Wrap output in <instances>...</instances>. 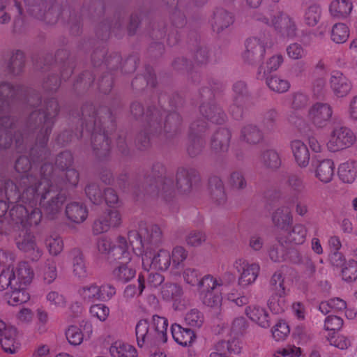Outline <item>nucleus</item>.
I'll return each instance as SVG.
<instances>
[{
	"instance_id": "f257e3e1",
	"label": "nucleus",
	"mask_w": 357,
	"mask_h": 357,
	"mask_svg": "<svg viewBox=\"0 0 357 357\" xmlns=\"http://www.w3.org/2000/svg\"><path fill=\"white\" fill-rule=\"evenodd\" d=\"M47 185V182L43 181L37 189L32 186L26 188L23 192L21 199L24 204L29 201L28 206L17 204L12 207L8 213V222L15 233L14 239L16 246L32 261H38L41 258L43 250L38 246L34 235L27 229V227L36 225L41 220L40 211L33 208L39 196L43 199L47 197V192H44V190H46Z\"/></svg>"
},
{
	"instance_id": "f03ea898",
	"label": "nucleus",
	"mask_w": 357,
	"mask_h": 357,
	"mask_svg": "<svg viewBox=\"0 0 357 357\" xmlns=\"http://www.w3.org/2000/svg\"><path fill=\"white\" fill-rule=\"evenodd\" d=\"M168 320L158 315H153L150 319H142L135 326V335L137 345L160 346L168 340Z\"/></svg>"
},
{
	"instance_id": "7ed1b4c3",
	"label": "nucleus",
	"mask_w": 357,
	"mask_h": 357,
	"mask_svg": "<svg viewBox=\"0 0 357 357\" xmlns=\"http://www.w3.org/2000/svg\"><path fill=\"white\" fill-rule=\"evenodd\" d=\"M47 5L43 0H0V24L8 23L11 17H20L24 10L39 20H46L50 10L46 13Z\"/></svg>"
},
{
	"instance_id": "20e7f679",
	"label": "nucleus",
	"mask_w": 357,
	"mask_h": 357,
	"mask_svg": "<svg viewBox=\"0 0 357 357\" xmlns=\"http://www.w3.org/2000/svg\"><path fill=\"white\" fill-rule=\"evenodd\" d=\"M34 272L26 261H21L13 266L4 268L0 273V290H6L12 283L28 287L32 282Z\"/></svg>"
},
{
	"instance_id": "39448f33",
	"label": "nucleus",
	"mask_w": 357,
	"mask_h": 357,
	"mask_svg": "<svg viewBox=\"0 0 357 357\" xmlns=\"http://www.w3.org/2000/svg\"><path fill=\"white\" fill-rule=\"evenodd\" d=\"M161 235V230L158 225L141 222L137 230L129 232L128 238L133 250H141L157 244L160 241Z\"/></svg>"
},
{
	"instance_id": "423d86ee",
	"label": "nucleus",
	"mask_w": 357,
	"mask_h": 357,
	"mask_svg": "<svg viewBox=\"0 0 357 357\" xmlns=\"http://www.w3.org/2000/svg\"><path fill=\"white\" fill-rule=\"evenodd\" d=\"M122 248H116L115 255H120L121 260L112 271V277L118 282L126 283L133 279L136 275V261L135 256L128 250Z\"/></svg>"
},
{
	"instance_id": "0eeeda50",
	"label": "nucleus",
	"mask_w": 357,
	"mask_h": 357,
	"mask_svg": "<svg viewBox=\"0 0 357 357\" xmlns=\"http://www.w3.org/2000/svg\"><path fill=\"white\" fill-rule=\"evenodd\" d=\"M356 137L354 132L347 127L336 126L330 131L326 141L327 150L336 153L352 146Z\"/></svg>"
},
{
	"instance_id": "6e6552de",
	"label": "nucleus",
	"mask_w": 357,
	"mask_h": 357,
	"mask_svg": "<svg viewBox=\"0 0 357 357\" xmlns=\"http://www.w3.org/2000/svg\"><path fill=\"white\" fill-rule=\"evenodd\" d=\"M199 286L200 298L204 305L210 307H219L221 305L222 301L221 294L214 291L222 286L221 279L208 275L199 281Z\"/></svg>"
},
{
	"instance_id": "1a4fd4ad",
	"label": "nucleus",
	"mask_w": 357,
	"mask_h": 357,
	"mask_svg": "<svg viewBox=\"0 0 357 357\" xmlns=\"http://www.w3.org/2000/svg\"><path fill=\"white\" fill-rule=\"evenodd\" d=\"M266 20V22L274 27L278 34L282 38L288 40L296 36V25L294 20L288 15L276 12Z\"/></svg>"
},
{
	"instance_id": "9d476101",
	"label": "nucleus",
	"mask_w": 357,
	"mask_h": 357,
	"mask_svg": "<svg viewBox=\"0 0 357 357\" xmlns=\"http://www.w3.org/2000/svg\"><path fill=\"white\" fill-rule=\"evenodd\" d=\"M234 267L239 274L238 284L243 287H248L255 282L260 270L257 264L250 263L243 258L236 259L234 264Z\"/></svg>"
},
{
	"instance_id": "9b49d317",
	"label": "nucleus",
	"mask_w": 357,
	"mask_h": 357,
	"mask_svg": "<svg viewBox=\"0 0 357 357\" xmlns=\"http://www.w3.org/2000/svg\"><path fill=\"white\" fill-rule=\"evenodd\" d=\"M142 266L144 270L166 271L171 264V256L169 251L160 249L153 255L147 252L142 256Z\"/></svg>"
},
{
	"instance_id": "f8f14e48",
	"label": "nucleus",
	"mask_w": 357,
	"mask_h": 357,
	"mask_svg": "<svg viewBox=\"0 0 357 357\" xmlns=\"http://www.w3.org/2000/svg\"><path fill=\"white\" fill-rule=\"evenodd\" d=\"M93 332L92 324L89 321H84L79 326H69L66 331V336L70 344L78 346L83 342L84 340L90 339Z\"/></svg>"
},
{
	"instance_id": "ddd939ff",
	"label": "nucleus",
	"mask_w": 357,
	"mask_h": 357,
	"mask_svg": "<svg viewBox=\"0 0 357 357\" xmlns=\"http://www.w3.org/2000/svg\"><path fill=\"white\" fill-rule=\"evenodd\" d=\"M333 115V109L327 103L317 102L308 111V119L317 128L325 127Z\"/></svg>"
},
{
	"instance_id": "4468645a",
	"label": "nucleus",
	"mask_w": 357,
	"mask_h": 357,
	"mask_svg": "<svg viewBox=\"0 0 357 357\" xmlns=\"http://www.w3.org/2000/svg\"><path fill=\"white\" fill-rule=\"evenodd\" d=\"M329 84L332 92L337 98L346 97L352 89L351 82L340 71L331 73Z\"/></svg>"
},
{
	"instance_id": "2eb2a0df",
	"label": "nucleus",
	"mask_w": 357,
	"mask_h": 357,
	"mask_svg": "<svg viewBox=\"0 0 357 357\" xmlns=\"http://www.w3.org/2000/svg\"><path fill=\"white\" fill-rule=\"evenodd\" d=\"M289 149L296 164L301 168L307 167L310 160L307 145L301 139L294 138L289 142Z\"/></svg>"
},
{
	"instance_id": "dca6fc26",
	"label": "nucleus",
	"mask_w": 357,
	"mask_h": 357,
	"mask_svg": "<svg viewBox=\"0 0 357 357\" xmlns=\"http://www.w3.org/2000/svg\"><path fill=\"white\" fill-rule=\"evenodd\" d=\"M248 319L261 328L267 329L271 326V317L266 309L259 305H250L245 310Z\"/></svg>"
},
{
	"instance_id": "f3484780",
	"label": "nucleus",
	"mask_w": 357,
	"mask_h": 357,
	"mask_svg": "<svg viewBox=\"0 0 357 357\" xmlns=\"http://www.w3.org/2000/svg\"><path fill=\"white\" fill-rule=\"evenodd\" d=\"M28 287L15 285L11 284L8 285V291L5 294V298L9 305L17 306L26 303L29 298V294L26 289Z\"/></svg>"
},
{
	"instance_id": "a211bd4d",
	"label": "nucleus",
	"mask_w": 357,
	"mask_h": 357,
	"mask_svg": "<svg viewBox=\"0 0 357 357\" xmlns=\"http://www.w3.org/2000/svg\"><path fill=\"white\" fill-rule=\"evenodd\" d=\"M125 250L129 249V245L125 238L119 237L117 238L115 244H112V242L108 238H101L97 242V250L99 254L102 255H112L115 259H120V255H115V249L122 248Z\"/></svg>"
},
{
	"instance_id": "6ab92c4d",
	"label": "nucleus",
	"mask_w": 357,
	"mask_h": 357,
	"mask_svg": "<svg viewBox=\"0 0 357 357\" xmlns=\"http://www.w3.org/2000/svg\"><path fill=\"white\" fill-rule=\"evenodd\" d=\"M353 9L354 3L351 0H332L328 8L330 15L340 20L349 17Z\"/></svg>"
},
{
	"instance_id": "aec40b11",
	"label": "nucleus",
	"mask_w": 357,
	"mask_h": 357,
	"mask_svg": "<svg viewBox=\"0 0 357 357\" xmlns=\"http://www.w3.org/2000/svg\"><path fill=\"white\" fill-rule=\"evenodd\" d=\"M334 172V162L329 159L319 161L314 167V176L324 183H327L332 181Z\"/></svg>"
},
{
	"instance_id": "412c9836",
	"label": "nucleus",
	"mask_w": 357,
	"mask_h": 357,
	"mask_svg": "<svg viewBox=\"0 0 357 357\" xmlns=\"http://www.w3.org/2000/svg\"><path fill=\"white\" fill-rule=\"evenodd\" d=\"M171 331L175 342L183 347L191 345L195 340V335L192 329L183 328L179 324H172Z\"/></svg>"
},
{
	"instance_id": "4be33fe9",
	"label": "nucleus",
	"mask_w": 357,
	"mask_h": 357,
	"mask_svg": "<svg viewBox=\"0 0 357 357\" xmlns=\"http://www.w3.org/2000/svg\"><path fill=\"white\" fill-rule=\"evenodd\" d=\"M2 349L10 354H14L20 348V343L17 340V331L15 328L7 329L5 335L0 337Z\"/></svg>"
},
{
	"instance_id": "5701e85b",
	"label": "nucleus",
	"mask_w": 357,
	"mask_h": 357,
	"mask_svg": "<svg viewBox=\"0 0 357 357\" xmlns=\"http://www.w3.org/2000/svg\"><path fill=\"white\" fill-rule=\"evenodd\" d=\"M109 353L113 357H137L136 348L122 340L114 341L109 347Z\"/></svg>"
},
{
	"instance_id": "b1692460",
	"label": "nucleus",
	"mask_w": 357,
	"mask_h": 357,
	"mask_svg": "<svg viewBox=\"0 0 357 357\" xmlns=\"http://www.w3.org/2000/svg\"><path fill=\"white\" fill-rule=\"evenodd\" d=\"M337 172L342 182L351 183L357 178V162L354 160L342 162L339 165Z\"/></svg>"
},
{
	"instance_id": "393cba45",
	"label": "nucleus",
	"mask_w": 357,
	"mask_h": 357,
	"mask_svg": "<svg viewBox=\"0 0 357 357\" xmlns=\"http://www.w3.org/2000/svg\"><path fill=\"white\" fill-rule=\"evenodd\" d=\"M271 294L287 296L289 292L288 282L284 275L280 272L275 273L270 280Z\"/></svg>"
},
{
	"instance_id": "a878e982",
	"label": "nucleus",
	"mask_w": 357,
	"mask_h": 357,
	"mask_svg": "<svg viewBox=\"0 0 357 357\" xmlns=\"http://www.w3.org/2000/svg\"><path fill=\"white\" fill-rule=\"evenodd\" d=\"M69 258L72 261L74 275L78 278H85L88 273L82 254L79 250H73L70 253Z\"/></svg>"
},
{
	"instance_id": "bb28decb",
	"label": "nucleus",
	"mask_w": 357,
	"mask_h": 357,
	"mask_svg": "<svg viewBox=\"0 0 357 357\" xmlns=\"http://www.w3.org/2000/svg\"><path fill=\"white\" fill-rule=\"evenodd\" d=\"M307 230L304 225L298 224L287 234L286 238L282 242L292 245H301L305 241Z\"/></svg>"
},
{
	"instance_id": "cd10ccee",
	"label": "nucleus",
	"mask_w": 357,
	"mask_h": 357,
	"mask_svg": "<svg viewBox=\"0 0 357 357\" xmlns=\"http://www.w3.org/2000/svg\"><path fill=\"white\" fill-rule=\"evenodd\" d=\"M268 45L267 41H266L265 38H249L246 41L245 47H246V54L247 56H256L258 57H261L264 55L265 52V47Z\"/></svg>"
},
{
	"instance_id": "c85d7f7f",
	"label": "nucleus",
	"mask_w": 357,
	"mask_h": 357,
	"mask_svg": "<svg viewBox=\"0 0 357 357\" xmlns=\"http://www.w3.org/2000/svg\"><path fill=\"white\" fill-rule=\"evenodd\" d=\"M68 218L75 223L84 222L88 215V211L84 206L78 203H72L66 207Z\"/></svg>"
},
{
	"instance_id": "c756f323",
	"label": "nucleus",
	"mask_w": 357,
	"mask_h": 357,
	"mask_svg": "<svg viewBox=\"0 0 357 357\" xmlns=\"http://www.w3.org/2000/svg\"><path fill=\"white\" fill-rule=\"evenodd\" d=\"M40 275L45 283H52L57 278L56 261L52 259H47L40 267Z\"/></svg>"
},
{
	"instance_id": "7c9ffc66",
	"label": "nucleus",
	"mask_w": 357,
	"mask_h": 357,
	"mask_svg": "<svg viewBox=\"0 0 357 357\" xmlns=\"http://www.w3.org/2000/svg\"><path fill=\"white\" fill-rule=\"evenodd\" d=\"M345 309H347V302L337 297L322 301L319 306V310L323 314H328L331 312H341Z\"/></svg>"
},
{
	"instance_id": "2f4dec72",
	"label": "nucleus",
	"mask_w": 357,
	"mask_h": 357,
	"mask_svg": "<svg viewBox=\"0 0 357 357\" xmlns=\"http://www.w3.org/2000/svg\"><path fill=\"white\" fill-rule=\"evenodd\" d=\"M350 36L349 26L342 22L335 24L331 31V38L337 44L344 43Z\"/></svg>"
},
{
	"instance_id": "473e14b6",
	"label": "nucleus",
	"mask_w": 357,
	"mask_h": 357,
	"mask_svg": "<svg viewBox=\"0 0 357 357\" xmlns=\"http://www.w3.org/2000/svg\"><path fill=\"white\" fill-rule=\"evenodd\" d=\"M273 222L278 229L286 231L292 222V217L288 209L278 208L273 213Z\"/></svg>"
},
{
	"instance_id": "72a5a7b5",
	"label": "nucleus",
	"mask_w": 357,
	"mask_h": 357,
	"mask_svg": "<svg viewBox=\"0 0 357 357\" xmlns=\"http://www.w3.org/2000/svg\"><path fill=\"white\" fill-rule=\"evenodd\" d=\"M234 22L233 15L223 9H218L213 16V26L218 31L222 30L231 25Z\"/></svg>"
},
{
	"instance_id": "f704fd0d",
	"label": "nucleus",
	"mask_w": 357,
	"mask_h": 357,
	"mask_svg": "<svg viewBox=\"0 0 357 357\" xmlns=\"http://www.w3.org/2000/svg\"><path fill=\"white\" fill-rule=\"evenodd\" d=\"M287 296L271 294L267 301V305L272 313L282 314L287 308Z\"/></svg>"
},
{
	"instance_id": "c9c22d12",
	"label": "nucleus",
	"mask_w": 357,
	"mask_h": 357,
	"mask_svg": "<svg viewBox=\"0 0 357 357\" xmlns=\"http://www.w3.org/2000/svg\"><path fill=\"white\" fill-rule=\"evenodd\" d=\"M272 337L277 342H282L290 333L288 324L283 319H279L271 329Z\"/></svg>"
},
{
	"instance_id": "e433bc0d",
	"label": "nucleus",
	"mask_w": 357,
	"mask_h": 357,
	"mask_svg": "<svg viewBox=\"0 0 357 357\" xmlns=\"http://www.w3.org/2000/svg\"><path fill=\"white\" fill-rule=\"evenodd\" d=\"M266 84L268 88L277 93H283L287 92L290 88L289 82L278 75L271 76L266 79Z\"/></svg>"
},
{
	"instance_id": "4c0bfd02",
	"label": "nucleus",
	"mask_w": 357,
	"mask_h": 357,
	"mask_svg": "<svg viewBox=\"0 0 357 357\" xmlns=\"http://www.w3.org/2000/svg\"><path fill=\"white\" fill-rule=\"evenodd\" d=\"M241 137L248 143L255 144L261 141L262 133L257 126L248 125L243 128Z\"/></svg>"
},
{
	"instance_id": "58836bf2",
	"label": "nucleus",
	"mask_w": 357,
	"mask_h": 357,
	"mask_svg": "<svg viewBox=\"0 0 357 357\" xmlns=\"http://www.w3.org/2000/svg\"><path fill=\"white\" fill-rule=\"evenodd\" d=\"M261 160L264 166L271 169H278L281 165L279 154L274 150L264 151Z\"/></svg>"
},
{
	"instance_id": "ea45409f",
	"label": "nucleus",
	"mask_w": 357,
	"mask_h": 357,
	"mask_svg": "<svg viewBox=\"0 0 357 357\" xmlns=\"http://www.w3.org/2000/svg\"><path fill=\"white\" fill-rule=\"evenodd\" d=\"M229 133L226 130L218 132L212 141V147L216 151H224L227 149L229 142Z\"/></svg>"
},
{
	"instance_id": "a19ab883",
	"label": "nucleus",
	"mask_w": 357,
	"mask_h": 357,
	"mask_svg": "<svg viewBox=\"0 0 357 357\" xmlns=\"http://www.w3.org/2000/svg\"><path fill=\"white\" fill-rule=\"evenodd\" d=\"M99 286L96 284H90L84 286L79 290L80 297L86 302L90 303L98 301Z\"/></svg>"
},
{
	"instance_id": "79ce46f5",
	"label": "nucleus",
	"mask_w": 357,
	"mask_h": 357,
	"mask_svg": "<svg viewBox=\"0 0 357 357\" xmlns=\"http://www.w3.org/2000/svg\"><path fill=\"white\" fill-rule=\"evenodd\" d=\"M45 244L49 253L54 256L60 254L63 249V240L56 234H52L47 237Z\"/></svg>"
},
{
	"instance_id": "37998d69",
	"label": "nucleus",
	"mask_w": 357,
	"mask_h": 357,
	"mask_svg": "<svg viewBox=\"0 0 357 357\" xmlns=\"http://www.w3.org/2000/svg\"><path fill=\"white\" fill-rule=\"evenodd\" d=\"M89 313L93 318L97 319L100 322H105L109 316L110 310L105 304L96 303L90 307Z\"/></svg>"
},
{
	"instance_id": "c03bdc74",
	"label": "nucleus",
	"mask_w": 357,
	"mask_h": 357,
	"mask_svg": "<svg viewBox=\"0 0 357 357\" xmlns=\"http://www.w3.org/2000/svg\"><path fill=\"white\" fill-rule=\"evenodd\" d=\"M49 320L48 312L42 308L38 309L36 310V322L35 324L36 331L40 334L45 333L48 329L47 324Z\"/></svg>"
},
{
	"instance_id": "a18cd8bd",
	"label": "nucleus",
	"mask_w": 357,
	"mask_h": 357,
	"mask_svg": "<svg viewBox=\"0 0 357 357\" xmlns=\"http://www.w3.org/2000/svg\"><path fill=\"white\" fill-rule=\"evenodd\" d=\"M342 279L346 282H354L357 279V262L349 260L346 262L342 270Z\"/></svg>"
},
{
	"instance_id": "49530a36",
	"label": "nucleus",
	"mask_w": 357,
	"mask_h": 357,
	"mask_svg": "<svg viewBox=\"0 0 357 357\" xmlns=\"http://www.w3.org/2000/svg\"><path fill=\"white\" fill-rule=\"evenodd\" d=\"M46 301L54 309H62L66 305V298L56 291H50L46 294Z\"/></svg>"
},
{
	"instance_id": "de8ad7c7",
	"label": "nucleus",
	"mask_w": 357,
	"mask_h": 357,
	"mask_svg": "<svg viewBox=\"0 0 357 357\" xmlns=\"http://www.w3.org/2000/svg\"><path fill=\"white\" fill-rule=\"evenodd\" d=\"M321 8L317 5L310 6L305 13L304 20L307 25L314 26L320 20Z\"/></svg>"
},
{
	"instance_id": "09e8293b",
	"label": "nucleus",
	"mask_w": 357,
	"mask_h": 357,
	"mask_svg": "<svg viewBox=\"0 0 357 357\" xmlns=\"http://www.w3.org/2000/svg\"><path fill=\"white\" fill-rule=\"evenodd\" d=\"M185 321L191 327H200L204 322V317L197 309H192L186 313Z\"/></svg>"
},
{
	"instance_id": "8fccbe9b",
	"label": "nucleus",
	"mask_w": 357,
	"mask_h": 357,
	"mask_svg": "<svg viewBox=\"0 0 357 357\" xmlns=\"http://www.w3.org/2000/svg\"><path fill=\"white\" fill-rule=\"evenodd\" d=\"M286 52L288 57L293 60H298L305 56L306 52L301 45L294 43L287 47Z\"/></svg>"
},
{
	"instance_id": "3c124183",
	"label": "nucleus",
	"mask_w": 357,
	"mask_h": 357,
	"mask_svg": "<svg viewBox=\"0 0 357 357\" xmlns=\"http://www.w3.org/2000/svg\"><path fill=\"white\" fill-rule=\"evenodd\" d=\"M86 194L89 199L95 204L101 203L102 199V192L96 184H90L86 188Z\"/></svg>"
},
{
	"instance_id": "603ef678",
	"label": "nucleus",
	"mask_w": 357,
	"mask_h": 357,
	"mask_svg": "<svg viewBox=\"0 0 357 357\" xmlns=\"http://www.w3.org/2000/svg\"><path fill=\"white\" fill-rule=\"evenodd\" d=\"M102 216L110 229L115 228L121 223V215L119 211L116 209L104 213Z\"/></svg>"
},
{
	"instance_id": "864d4df0",
	"label": "nucleus",
	"mask_w": 357,
	"mask_h": 357,
	"mask_svg": "<svg viewBox=\"0 0 357 357\" xmlns=\"http://www.w3.org/2000/svg\"><path fill=\"white\" fill-rule=\"evenodd\" d=\"M139 287L138 289L134 285H128L124 290V296L128 298H133L136 295H139L145 288L144 278L139 275L138 278Z\"/></svg>"
},
{
	"instance_id": "5fc2aeb1",
	"label": "nucleus",
	"mask_w": 357,
	"mask_h": 357,
	"mask_svg": "<svg viewBox=\"0 0 357 357\" xmlns=\"http://www.w3.org/2000/svg\"><path fill=\"white\" fill-rule=\"evenodd\" d=\"M98 301H108L116 294V288L111 284L105 283L99 286Z\"/></svg>"
},
{
	"instance_id": "6e6d98bb",
	"label": "nucleus",
	"mask_w": 357,
	"mask_h": 357,
	"mask_svg": "<svg viewBox=\"0 0 357 357\" xmlns=\"http://www.w3.org/2000/svg\"><path fill=\"white\" fill-rule=\"evenodd\" d=\"M343 326V320L337 316H328L324 321V328L326 331H340Z\"/></svg>"
},
{
	"instance_id": "4d7b16f0",
	"label": "nucleus",
	"mask_w": 357,
	"mask_h": 357,
	"mask_svg": "<svg viewBox=\"0 0 357 357\" xmlns=\"http://www.w3.org/2000/svg\"><path fill=\"white\" fill-rule=\"evenodd\" d=\"M302 354L300 347L289 346L278 350L273 357H299Z\"/></svg>"
},
{
	"instance_id": "13d9d810",
	"label": "nucleus",
	"mask_w": 357,
	"mask_h": 357,
	"mask_svg": "<svg viewBox=\"0 0 357 357\" xmlns=\"http://www.w3.org/2000/svg\"><path fill=\"white\" fill-rule=\"evenodd\" d=\"M206 241V235L202 231H195L188 234L186 242L189 245L197 247Z\"/></svg>"
},
{
	"instance_id": "bf43d9fd",
	"label": "nucleus",
	"mask_w": 357,
	"mask_h": 357,
	"mask_svg": "<svg viewBox=\"0 0 357 357\" xmlns=\"http://www.w3.org/2000/svg\"><path fill=\"white\" fill-rule=\"evenodd\" d=\"M248 327V323L243 317L235 318L231 325V332L236 335H242Z\"/></svg>"
},
{
	"instance_id": "052dcab7",
	"label": "nucleus",
	"mask_w": 357,
	"mask_h": 357,
	"mask_svg": "<svg viewBox=\"0 0 357 357\" xmlns=\"http://www.w3.org/2000/svg\"><path fill=\"white\" fill-rule=\"evenodd\" d=\"M176 183L178 187L183 191H186L190 188L188 172L185 169H181L177 172Z\"/></svg>"
},
{
	"instance_id": "680f3d73",
	"label": "nucleus",
	"mask_w": 357,
	"mask_h": 357,
	"mask_svg": "<svg viewBox=\"0 0 357 357\" xmlns=\"http://www.w3.org/2000/svg\"><path fill=\"white\" fill-rule=\"evenodd\" d=\"M328 340L331 345L340 349H346L351 344L350 340L347 337L342 335L333 336L330 337Z\"/></svg>"
},
{
	"instance_id": "e2e57ef3",
	"label": "nucleus",
	"mask_w": 357,
	"mask_h": 357,
	"mask_svg": "<svg viewBox=\"0 0 357 357\" xmlns=\"http://www.w3.org/2000/svg\"><path fill=\"white\" fill-rule=\"evenodd\" d=\"M16 319L21 324H29L33 321V312L27 307H22L16 314Z\"/></svg>"
},
{
	"instance_id": "0e129e2a",
	"label": "nucleus",
	"mask_w": 357,
	"mask_h": 357,
	"mask_svg": "<svg viewBox=\"0 0 357 357\" xmlns=\"http://www.w3.org/2000/svg\"><path fill=\"white\" fill-rule=\"evenodd\" d=\"M110 229L102 215H100L93 223V233L94 234H100L108 231Z\"/></svg>"
},
{
	"instance_id": "69168bd1",
	"label": "nucleus",
	"mask_w": 357,
	"mask_h": 357,
	"mask_svg": "<svg viewBox=\"0 0 357 357\" xmlns=\"http://www.w3.org/2000/svg\"><path fill=\"white\" fill-rule=\"evenodd\" d=\"M187 257L186 250L181 246L175 247L172 250V259L174 265H178Z\"/></svg>"
},
{
	"instance_id": "338daca9",
	"label": "nucleus",
	"mask_w": 357,
	"mask_h": 357,
	"mask_svg": "<svg viewBox=\"0 0 357 357\" xmlns=\"http://www.w3.org/2000/svg\"><path fill=\"white\" fill-rule=\"evenodd\" d=\"M283 62V57L281 54H275L271 56L266 62V70L265 72L270 73L279 68Z\"/></svg>"
},
{
	"instance_id": "774afa93",
	"label": "nucleus",
	"mask_w": 357,
	"mask_h": 357,
	"mask_svg": "<svg viewBox=\"0 0 357 357\" xmlns=\"http://www.w3.org/2000/svg\"><path fill=\"white\" fill-rule=\"evenodd\" d=\"M230 184L236 188H243L245 186V181L243 175L239 172H234L229 178Z\"/></svg>"
}]
</instances>
